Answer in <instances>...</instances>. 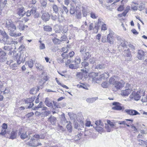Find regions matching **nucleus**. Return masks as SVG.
Segmentation results:
<instances>
[{"label": "nucleus", "mask_w": 147, "mask_h": 147, "mask_svg": "<svg viewBox=\"0 0 147 147\" xmlns=\"http://www.w3.org/2000/svg\"><path fill=\"white\" fill-rule=\"evenodd\" d=\"M43 29L45 31L50 32L52 31V28L50 26L48 25L44 26Z\"/></svg>", "instance_id": "obj_23"}, {"label": "nucleus", "mask_w": 147, "mask_h": 147, "mask_svg": "<svg viewBox=\"0 0 147 147\" xmlns=\"http://www.w3.org/2000/svg\"><path fill=\"white\" fill-rule=\"evenodd\" d=\"M61 56L63 58V59L68 58L69 55L68 54H66V53H63L61 54Z\"/></svg>", "instance_id": "obj_38"}, {"label": "nucleus", "mask_w": 147, "mask_h": 147, "mask_svg": "<svg viewBox=\"0 0 147 147\" xmlns=\"http://www.w3.org/2000/svg\"><path fill=\"white\" fill-rule=\"evenodd\" d=\"M53 11L55 12H57L59 11V9L57 7V6L55 5H54L53 6Z\"/></svg>", "instance_id": "obj_36"}, {"label": "nucleus", "mask_w": 147, "mask_h": 147, "mask_svg": "<svg viewBox=\"0 0 147 147\" xmlns=\"http://www.w3.org/2000/svg\"><path fill=\"white\" fill-rule=\"evenodd\" d=\"M48 121L52 125H55L57 121L56 117H55L51 115L48 119Z\"/></svg>", "instance_id": "obj_16"}, {"label": "nucleus", "mask_w": 147, "mask_h": 147, "mask_svg": "<svg viewBox=\"0 0 147 147\" xmlns=\"http://www.w3.org/2000/svg\"><path fill=\"white\" fill-rule=\"evenodd\" d=\"M76 17L77 19H80L81 18L82 13L80 9L78 7L76 8Z\"/></svg>", "instance_id": "obj_17"}, {"label": "nucleus", "mask_w": 147, "mask_h": 147, "mask_svg": "<svg viewBox=\"0 0 147 147\" xmlns=\"http://www.w3.org/2000/svg\"><path fill=\"white\" fill-rule=\"evenodd\" d=\"M125 112L127 114L130 116L139 115L140 113L134 109H126L125 110Z\"/></svg>", "instance_id": "obj_12"}, {"label": "nucleus", "mask_w": 147, "mask_h": 147, "mask_svg": "<svg viewBox=\"0 0 147 147\" xmlns=\"http://www.w3.org/2000/svg\"><path fill=\"white\" fill-rule=\"evenodd\" d=\"M35 97L34 96L32 97L31 98H27L24 100L25 103L26 104H30V106L28 107V108H31L33 106L34 104L33 103V102L35 99Z\"/></svg>", "instance_id": "obj_13"}, {"label": "nucleus", "mask_w": 147, "mask_h": 147, "mask_svg": "<svg viewBox=\"0 0 147 147\" xmlns=\"http://www.w3.org/2000/svg\"><path fill=\"white\" fill-rule=\"evenodd\" d=\"M2 129H6L7 128V124L6 123H3L2 126Z\"/></svg>", "instance_id": "obj_54"}, {"label": "nucleus", "mask_w": 147, "mask_h": 147, "mask_svg": "<svg viewBox=\"0 0 147 147\" xmlns=\"http://www.w3.org/2000/svg\"><path fill=\"white\" fill-rule=\"evenodd\" d=\"M125 88V90L121 91V95L123 96H128L133 91L131 85L129 83H127Z\"/></svg>", "instance_id": "obj_3"}, {"label": "nucleus", "mask_w": 147, "mask_h": 147, "mask_svg": "<svg viewBox=\"0 0 147 147\" xmlns=\"http://www.w3.org/2000/svg\"><path fill=\"white\" fill-rule=\"evenodd\" d=\"M55 79L57 83L59 85H60L63 87L66 88V89H68L69 88L68 87L64 85H63L61 84L60 82H59V81L58 80V79L57 78H56Z\"/></svg>", "instance_id": "obj_33"}, {"label": "nucleus", "mask_w": 147, "mask_h": 147, "mask_svg": "<svg viewBox=\"0 0 147 147\" xmlns=\"http://www.w3.org/2000/svg\"><path fill=\"white\" fill-rule=\"evenodd\" d=\"M42 102H40L38 106L36 107H35L32 109V110H38L39 108H42Z\"/></svg>", "instance_id": "obj_31"}, {"label": "nucleus", "mask_w": 147, "mask_h": 147, "mask_svg": "<svg viewBox=\"0 0 147 147\" xmlns=\"http://www.w3.org/2000/svg\"><path fill=\"white\" fill-rule=\"evenodd\" d=\"M145 91L142 89H139L137 92L133 91L130 96L131 98L134 99L136 100H140L141 96L145 95Z\"/></svg>", "instance_id": "obj_2"}, {"label": "nucleus", "mask_w": 147, "mask_h": 147, "mask_svg": "<svg viewBox=\"0 0 147 147\" xmlns=\"http://www.w3.org/2000/svg\"><path fill=\"white\" fill-rule=\"evenodd\" d=\"M81 72H78L77 73V76H79L82 77L84 75H87L88 73V71H87L86 69H81Z\"/></svg>", "instance_id": "obj_19"}, {"label": "nucleus", "mask_w": 147, "mask_h": 147, "mask_svg": "<svg viewBox=\"0 0 147 147\" xmlns=\"http://www.w3.org/2000/svg\"><path fill=\"white\" fill-rule=\"evenodd\" d=\"M63 9L64 10V11H65V12L66 13H67L68 12V10L67 7H65V6L63 5L62 7Z\"/></svg>", "instance_id": "obj_60"}, {"label": "nucleus", "mask_w": 147, "mask_h": 147, "mask_svg": "<svg viewBox=\"0 0 147 147\" xmlns=\"http://www.w3.org/2000/svg\"><path fill=\"white\" fill-rule=\"evenodd\" d=\"M124 7L123 5H121L117 8V10L119 11H122L124 10Z\"/></svg>", "instance_id": "obj_47"}, {"label": "nucleus", "mask_w": 147, "mask_h": 147, "mask_svg": "<svg viewBox=\"0 0 147 147\" xmlns=\"http://www.w3.org/2000/svg\"><path fill=\"white\" fill-rule=\"evenodd\" d=\"M144 5L142 3L139 7V10L140 11L143 10L144 8Z\"/></svg>", "instance_id": "obj_51"}, {"label": "nucleus", "mask_w": 147, "mask_h": 147, "mask_svg": "<svg viewBox=\"0 0 147 147\" xmlns=\"http://www.w3.org/2000/svg\"><path fill=\"white\" fill-rule=\"evenodd\" d=\"M26 63L28 65L29 67L30 68H32L34 65L33 62L32 60L28 61L26 62Z\"/></svg>", "instance_id": "obj_27"}, {"label": "nucleus", "mask_w": 147, "mask_h": 147, "mask_svg": "<svg viewBox=\"0 0 147 147\" xmlns=\"http://www.w3.org/2000/svg\"><path fill=\"white\" fill-rule=\"evenodd\" d=\"M45 102L46 105L48 107H51L53 106L52 103L50 102L48 98H46Z\"/></svg>", "instance_id": "obj_25"}, {"label": "nucleus", "mask_w": 147, "mask_h": 147, "mask_svg": "<svg viewBox=\"0 0 147 147\" xmlns=\"http://www.w3.org/2000/svg\"><path fill=\"white\" fill-rule=\"evenodd\" d=\"M40 2L42 5L43 6H45L47 5L46 2L44 0H41Z\"/></svg>", "instance_id": "obj_50"}, {"label": "nucleus", "mask_w": 147, "mask_h": 147, "mask_svg": "<svg viewBox=\"0 0 147 147\" xmlns=\"http://www.w3.org/2000/svg\"><path fill=\"white\" fill-rule=\"evenodd\" d=\"M82 135V134L81 133H80L76 136V138L77 139V140H80L81 139Z\"/></svg>", "instance_id": "obj_39"}, {"label": "nucleus", "mask_w": 147, "mask_h": 147, "mask_svg": "<svg viewBox=\"0 0 147 147\" xmlns=\"http://www.w3.org/2000/svg\"><path fill=\"white\" fill-rule=\"evenodd\" d=\"M76 12V10L74 9L71 8L70 10V13L71 14H73Z\"/></svg>", "instance_id": "obj_59"}, {"label": "nucleus", "mask_w": 147, "mask_h": 147, "mask_svg": "<svg viewBox=\"0 0 147 147\" xmlns=\"http://www.w3.org/2000/svg\"><path fill=\"white\" fill-rule=\"evenodd\" d=\"M131 31L134 34H137L138 33L136 30L134 29H132L131 30Z\"/></svg>", "instance_id": "obj_61"}, {"label": "nucleus", "mask_w": 147, "mask_h": 147, "mask_svg": "<svg viewBox=\"0 0 147 147\" xmlns=\"http://www.w3.org/2000/svg\"><path fill=\"white\" fill-rule=\"evenodd\" d=\"M90 17L93 19H96L97 16H96L94 13L92 12L90 13Z\"/></svg>", "instance_id": "obj_53"}, {"label": "nucleus", "mask_w": 147, "mask_h": 147, "mask_svg": "<svg viewBox=\"0 0 147 147\" xmlns=\"http://www.w3.org/2000/svg\"><path fill=\"white\" fill-rule=\"evenodd\" d=\"M71 62V61L70 60H67V62L65 63V65L67 66H69V64Z\"/></svg>", "instance_id": "obj_64"}, {"label": "nucleus", "mask_w": 147, "mask_h": 147, "mask_svg": "<svg viewBox=\"0 0 147 147\" xmlns=\"http://www.w3.org/2000/svg\"><path fill=\"white\" fill-rule=\"evenodd\" d=\"M17 134V130L12 131L11 133L9 138L12 140L16 138Z\"/></svg>", "instance_id": "obj_18"}, {"label": "nucleus", "mask_w": 147, "mask_h": 147, "mask_svg": "<svg viewBox=\"0 0 147 147\" xmlns=\"http://www.w3.org/2000/svg\"><path fill=\"white\" fill-rule=\"evenodd\" d=\"M85 125L86 126L89 127L90 126H92V125L91 124V122L90 121H86Z\"/></svg>", "instance_id": "obj_40"}, {"label": "nucleus", "mask_w": 147, "mask_h": 147, "mask_svg": "<svg viewBox=\"0 0 147 147\" xmlns=\"http://www.w3.org/2000/svg\"><path fill=\"white\" fill-rule=\"evenodd\" d=\"M144 53L143 51L141 50H139L138 51L137 57L139 59H142L144 57Z\"/></svg>", "instance_id": "obj_20"}, {"label": "nucleus", "mask_w": 147, "mask_h": 147, "mask_svg": "<svg viewBox=\"0 0 147 147\" xmlns=\"http://www.w3.org/2000/svg\"><path fill=\"white\" fill-rule=\"evenodd\" d=\"M94 101V98H89L86 99V101L89 103H92Z\"/></svg>", "instance_id": "obj_45"}, {"label": "nucleus", "mask_w": 147, "mask_h": 147, "mask_svg": "<svg viewBox=\"0 0 147 147\" xmlns=\"http://www.w3.org/2000/svg\"><path fill=\"white\" fill-rule=\"evenodd\" d=\"M57 37L52 38V40L53 42L55 45H59L61 43L60 40L57 38Z\"/></svg>", "instance_id": "obj_22"}, {"label": "nucleus", "mask_w": 147, "mask_h": 147, "mask_svg": "<svg viewBox=\"0 0 147 147\" xmlns=\"http://www.w3.org/2000/svg\"><path fill=\"white\" fill-rule=\"evenodd\" d=\"M71 124V122L69 121L66 126L68 131L69 133H71L72 131V126Z\"/></svg>", "instance_id": "obj_21"}, {"label": "nucleus", "mask_w": 147, "mask_h": 147, "mask_svg": "<svg viewBox=\"0 0 147 147\" xmlns=\"http://www.w3.org/2000/svg\"><path fill=\"white\" fill-rule=\"evenodd\" d=\"M114 35V32H110L107 36V41L110 44L112 45L114 43L115 38Z\"/></svg>", "instance_id": "obj_10"}, {"label": "nucleus", "mask_w": 147, "mask_h": 147, "mask_svg": "<svg viewBox=\"0 0 147 147\" xmlns=\"http://www.w3.org/2000/svg\"><path fill=\"white\" fill-rule=\"evenodd\" d=\"M101 37V35L100 34H98L96 36V38L98 39V41H100Z\"/></svg>", "instance_id": "obj_62"}, {"label": "nucleus", "mask_w": 147, "mask_h": 147, "mask_svg": "<svg viewBox=\"0 0 147 147\" xmlns=\"http://www.w3.org/2000/svg\"><path fill=\"white\" fill-rule=\"evenodd\" d=\"M41 18L43 21L46 22L50 19V15L48 12L43 11L41 16Z\"/></svg>", "instance_id": "obj_14"}, {"label": "nucleus", "mask_w": 147, "mask_h": 147, "mask_svg": "<svg viewBox=\"0 0 147 147\" xmlns=\"http://www.w3.org/2000/svg\"><path fill=\"white\" fill-rule=\"evenodd\" d=\"M88 27L89 30H93L94 29L93 24L92 23H90L88 27L87 22L85 21L84 22V25H82L81 26V29L85 32H87Z\"/></svg>", "instance_id": "obj_6"}, {"label": "nucleus", "mask_w": 147, "mask_h": 147, "mask_svg": "<svg viewBox=\"0 0 147 147\" xmlns=\"http://www.w3.org/2000/svg\"><path fill=\"white\" fill-rule=\"evenodd\" d=\"M82 66H84L85 69H86V67L88 66L89 65L88 63L86 61H84L82 62Z\"/></svg>", "instance_id": "obj_42"}, {"label": "nucleus", "mask_w": 147, "mask_h": 147, "mask_svg": "<svg viewBox=\"0 0 147 147\" xmlns=\"http://www.w3.org/2000/svg\"><path fill=\"white\" fill-rule=\"evenodd\" d=\"M7 133L6 129H2L0 133V134L2 136H4Z\"/></svg>", "instance_id": "obj_41"}, {"label": "nucleus", "mask_w": 147, "mask_h": 147, "mask_svg": "<svg viewBox=\"0 0 147 147\" xmlns=\"http://www.w3.org/2000/svg\"><path fill=\"white\" fill-rule=\"evenodd\" d=\"M69 0H65L64 3L66 5H68L69 3Z\"/></svg>", "instance_id": "obj_63"}, {"label": "nucleus", "mask_w": 147, "mask_h": 147, "mask_svg": "<svg viewBox=\"0 0 147 147\" xmlns=\"http://www.w3.org/2000/svg\"><path fill=\"white\" fill-rule=\"evenodd\" d=\"M108 124L111 127L115 128H117L115 124V123L112 122L110 120H108L107 121Z\"/></svg>", "instance_id": "obj_24"}, {"label": "nucleus", "mask_w": 147, "mask_h": 147, "mask_svg": "<svg viewBox=\"0 0 147 147\" xmlns=\"http://www.w3.org/2000/svg\"><path fill=\"white\" fill-rule=\"evenodd\" d=\"M113 106L112 107V109L117 111L123 110L124 108L123 106H121V104L118 102H114L112 103Z\"/></svg>", "instance_id": "obj_5"}, {"label": "nucleus", "mask_w": 147, "mask_h": 147, "mask_svg": "<svg viewBox=\"0 0 147 147\" xmlns=\"http://www.w3.org/2000/svg\"><path fill=\"white\" fill-rule=\"evenodd\" d=\"M34 12V17L35 18H38L39 17V16H40L39 13H37V12L35 11H34L33 10V11L32 13H33Z\"/></svg>", "instance_id": "obj_46"}, {"label": "nucleus", "mask_w": 147, "mask_h": 147, "mask_svg": "<svg viewBox=\"0 0 147 147\" xmlns=\"http://www.w3.org/2000/svg\"><path fill=\"white\" fill-rule=\"evenodd\" d=\"M133 121V119H126L124 121H119L118 123L120 125H123V127H126L131 126Z\"/></svg>", "instance_id": "obj_7"}, {"label": "nucleus", "mask_w": 147, "mask_h": 147, "mask_svg": "<svg viewBox=\"0 0 147 147\" xmlns=\"http://www.w3.org/2000/svg\"><path fill=\"white\" fill-rule=\"evenodd\" d=\"M36 68L40 70H42L43 68V66L39 63H36L35 64Z\"/></svg>", "instance_id": "obj_28"}, {"label": "nucleus", "mask_w": 147, "mask_h": 147, "mask_svg": "<svg viewBox=\"0 0 147 147\" xmlns=\"http://www.w3.org/2000/svg\"><path fill=\"white\" fill-rule=\"evenodd\" d=\"M5 27L10 31H14L16 29V26L13 23L11 22L9 20H7L5 24Z\"/></svg>", "instance_id": "obj_4"}, {"label": "nucleus", "mask_w": 147, "mask_h": 147, "mask_svg": "<svg viewBox=\"0 0 147 147\" xmlns=\"http://www.w3.org/2000/svg\"><path fill=\"white\" fill-rule=\"evenodd\" d=\"M68 51V49L66 47H63L62 49V51L63 53H67Z\"/></svg>", "instance_id": "obj_56"}, {"label": "nucleus", "mask_w": 147, "mask_h": 147, "mask_svg": "<svg viewBox=\"0 0 147 147\" xmlns=\"http://www.w3.org/2000/svg\"><path fill=\"white\" fill-rule=\"evenodd\" d=\"M101 86L104 88H107L108 87V84L106 82H103Z\"/></svg>", "instance_id": "obj_49"}, {"label": "nucleus", "mask_w": 147, "mask_h": 147, "mask_svg": "<svg viewBox=\"0 0 147 147\" xmlns=\"http://www.w3.org/2000/svg\"><path fill=\"white\" fill-rule=\"evenodd\" d=\"M107 30L106 25L105 24H103L102 25L101 27V30Z\"/></svg>", "instance_id": "obj_44"}, {"label": "nucleus", "mask_w": 147, "mask_h": 147, "mask_svg": "<svg viewBox=\"0 0 147 147\" xmlns=\"http://www.w3.org/2000/svg\"><path fill=\"white\" fill-rule=\"evenodd\" d=\"M39 42L41 43V45L40 46V49H44L45 48V45L43 43H41V41H39Z\"/></svg>", "instance_id": "obj_52"}, {"label": "nucleus", "mask_w": 147, "mask_h": 147, "mask_svg": "<svg viewBox=\"0 0 147 147\" xmlns=\"http://www.w3.org/2000/svg\"><path fill=\"white\" fill-rule=\"evenodd\" d=\"M33 11V10H31V11L28 10L26 12H25V14L27 17H29L31 15V13H32Z\"/></svg>", "instance_id": "obj_34"}, {"label": "nucleus", "mask_w": 147, "mask_h": 147, "mask_svg": "<svg viewBox=\"0 0 147 147\" xmlns=\"http://www.w3.org/2000/svg\"><path fill=\"white\" fill-rule=\"evenodd\" d=\"M40 138L39 134H36L32 137L30 141L26 144L27 145L33 147H37L38 146H41L42 144L40 142L36 143V141Z\"/></svg>", "instance_id": "obj_1"}, {"label": "nucleus", "mask_w": 147, "mask_h": 147, "mask_svg": "<svg viewBox=\"0 0 147 147\" xmlns=\"http://www.w3.org/2000/svg\"><path fill=\"white\" fill-rule=\"evenodd\" d=\"M25 27H27L28 26H25L24 25H20L19 26V29L22 30H23L24 29Z\"/></svg>", "instance_id": "obj_55"}, {"label": "nucleus", "mask_w": 147, "mask_h": 147, "mask_svg": "<svg viewBox=\"0 0 147 147\" xmlns=\"http://www.w3.org/2000/svg\"><path fill=\"white\" fill-rule=\"evenodd\" d=\"M101 121L100 120H98L96 121L95 122V123L96 125V126H97V127H96V128L98 127V126H99V127H100L99 126L100 125H102L101 123ZM96 129H97V128Z\"/></svg>", "instance_id": "obj_35"}, {"label": "nucleus", "mask_w": 147, "mask_h": 147, "mask_svg": "<svg viewBox=\"0 0 147 147\" xmlns=\"http://www.w3.org/2000/svg\"><path fill=\"white\" fill-rule=\"evenodd\" d=\"M9 34L11 36L17 37V36H20L21 35V33H19L18 34H16V32H13V31H10Z\"/></svg>", "instance_id": "obj_26"}, {"label": "nucleus", "mask_w": 147, "mask_h": 147, "mask_svg": "<svg viewBox=\"0 0 147 147\" xmlns=\"http://www.w3.org/2000/svg\"><path fill=\"white\" fill-rule=\"evenodd\" d=\"M29 19L28 18V17H24L22 19V22H27L28 21Z\"/></svg>", "instance_id": "obj_57"}, {"label": "nucleus", "mask_w": 147, "mask_h": 147, "mask_svg": "<svg viewBox=\"0 0 147 147\" xmlns=\"http://www.w3.org/2000/svg\"><path fill=\"white\" fill-rule=\"evenodd\" d=\"M74 51H72L69 53L68 55L70 57H72L74 56Z\"/></svg>", "instance_id": "obj_58"}, {"label": "nucleus", "mask_w": 147, "mask_h": 147, "mask_svg": "<svg viewBox=\"0 0 147 147\" xmlns=\"http://www.w3.org/2000/svg\"><path fill=\"white\" fill-rule=\"evenodd\" d=\"M131 129H132V131H135L134 132V133H135V132L138 131L137 129L134 126L131 125Z\"/></svg>", "instance_id": "obj_43"}, {"label": "nucleus", "mask_w": 147, "mask_h": 147, "mask_svg": "<svg viewBox=\"0 0 147 147\" xmlns=\"http://www.w3.org/2000/svg\"><path fill=\"white\" fill-rule=\"evenodd\" d=\"M16 11L18 15L21 17H23L25 14V9L23 7L18 8Z\"/></svg>", "instance_id": "obj_11"}, {"label": "nucleus", "mask_w": 147, "mask_h": 147, "mask_svg": "<svg viewBox=\"0 0 147 147\" xmlns=\"http://www.w3.org/2000/svg\"><path fill=\"white\" fill-rule=\"evenodd\" d=\"M34 115V113L33 112L28 113L26 115V117L28 118L32 117Z\"/></svg>", "instance_id": "obj_48"}, {"label": "nucleus", "mask_w": 147, "mask_h": 147, "mask_svg": "<svg viewBox=\"0 0 147 147\" xmlns=\"http://www.w3.org/2000/svg\"><path fill=\"white\" fill-rule=\"evenodd\" d=\"M125 84V82L123 80H121L120 82L115 81L114 85L117 89L119 90L124 87Z\"/></svg>", "instance_id": "obj_9"}, {"label": "nucleus", "mask_w": 147, "mask_h": 147, "mask_svg": "<svg viewBox=\"0 0 147 147\" xmlns=\"http://www.w3.org/2000/svg\"><path fill=\"white\" fill-rule=\"evenodd\" d=\"M7 0H4L2 2V0H0V7H4L7 4Z\"/></svg>", "instance_id": "obj_30"}, {"label": "nucleus", "mask_w": 147, "mask_h": 147, "mask_svg": "<svg viewBox=\"0 0 147 147\" xmlns=\"http://www.w3.org/2000/svg\"><path fill=\"white\" fill-rule=\"evenodd\" d=\"M27 132V131L24 128H21L19 130L18 135L20 136L22 139H25L28 137Z\"/></svg>", "instance_id": "obj_8"}, {"label": "nucleus", "mask_w": 147, "mask_h": 147, "mask_svg": "<svg viewBox=\"0 0 147 147\" xmlns=\"http://www.w3.org/2000/svg\"><path fill=\"white\" fill-rule=\"evenodd\" d=\"M10 68L14 70L16 69L17 68V64L16 63H13L12 64H10Z\"/></svg>", "instance_id": "obj_32"}, {"label": "nucleus", "mask_w": 147, "mask_h": 147, "mask_svg": "<svg viewBox=\"0 0 147 147\" xmlns=\"http://www.w3.org/2000/svg\"><path fill=\"white\" fill-rule=\"evenodd\" d=\"M0 33L2 36L1 38L2 40L5 42H7V40L9 38V37L7 33L3 31H1Z\"/></svg>", "instance_id": "obj_15"}, {"label": "nucleus", "mask_w": 147, "mask_h": 147, "mask_svg": "<svg viewBox=\"0 0 147 147\" xmlns=\"http://www.w3.org/2000/svg\"><path fill=\"white\" fill-rule=\"evenodd\" d=\"M61 42L63 41H66L68 40V38L66 35L65 34L63 35L61 38Z\"/></svg>", "instance_id": "obj_29"}, {"label": "nucleus", "mask_w": 147, "mask_h": 147, "mask_svg": "<svg viewBox=\"0 0 147 147\" xmlns=\"http://www.w3.org/2000/svg\"><path fill=\"white\" fill-rule=\"evenodd\" d=\"M81 59L79 58H76L74 61V63L76 64H78L80 63Z\"/></svg>", "instance_id": "obj_37"}]
</instances>
